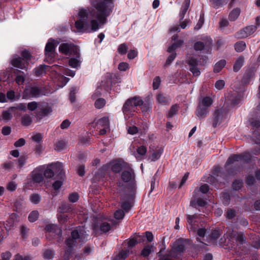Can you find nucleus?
I'll return each mask as SVG.
<instances>
[{
  "label": "nucleus",
  "mask_w": 260,
  "mask_h": 260,
  "mask_svg": "<svg viewBox=\"0 0 260 260\" xmlns=\"http://www.w3.org/2000/svg\"><path fill=\"white\" fill-rule=\"evenodd\" d=\"M91 7L79 10L75 25L80 32L97 31L107 22L114 8V0H89Z\"/></svg>",
  "instance_id": "f257e3e1"
},
{
  "label": "nucleus",
  "mask_w": 260,
  "mask_h": 260,
  "mask_svg": "<svg viewBox=\"0 0 260 260\" xmlns=\"http://www.w3.org/2000/svg\"><path fill=\"white\" fill-rule=\"evenodd\" d=\"M88 234L83 226L79 227L72 232V238H70L66 241V245L68 249L66 254L68 256L70 254L71 248L75 245V243L79 244L84 242L87 238Z\"/></svg>",
  "instance_id": "f03ea898"
},
{
  "label": "nucleus",
  "mask_w": 260,
  "mask_h": 260,
  "mask_svg": "<svg viewBox=\"0 0 260 260\" xmlns=\"http://www.w3.org/2000/svg\"><path fill=\"white\" fill-rule=\"evenodd\" d=\"M121 179L129 190L131 198H132L135 192L136 186L135 174L129 165L122 171Z\"/></svg>",
  "instance_id": "7ed1b4c3"
},
{
  "label": "nucleus",
  "mask_w": 260,
  "mask_h": 260,
  "mask_svg": "<svg viewBox=\"0 0 260 260\" xmlns=\"http://www.w3.org/2000/svg\"><path fill=\"white\" fill-rule=\"evenodd\" d=\"M144 102L139 96L128 99L123 105L122 110L125 117H130L133 115V113L137 110V107L142 106Z\"/></svg>",
  "instance_id": "20e7f679"
},
{
  "label": "nucleus",
  "mask_w": 260,
  "mask_h": 260,
  "mask_svg": "<svg viewBox=\"0 0 260 260\" xmlns=\"http://www.w3.org/2000/svg\"><path fill=\"white\" fill-rule=\"evenodd\" d=\"M187 222L189 224L188 229L189 231L192 232L193 233L197 232V234L199 237L197 238V240L201 242L200 238H203L206 233V230L205 228H199L198 224V216L196 214L194 215H186Z\"/></svg>",
  "instance_id": "39448f33"
},
{
  "label": "nucleus",
  "mask_w": 260,
  "mask_h": 260,
  "mask_svg": "<svg viewBox=\"0 0 260 260\" xmlns=\"http://www.w3.org/2000/svg\"><path fill=\"white\" fill-rule=\"evenodd\" d=\"M213 100L210 96H205L199 100L198 106L196 110V115L200 118L206 117L209 114V108L212 105Z\"/></svg>",
  "instance_id": "423d86ee"
},
{
  "label": "nucleus",
  "mask_w": 260,
  "mask_h": 260,
  "mask_svg": "<svg viewBox=\"0 0 260 260\" xmlns=\"http://www.w3.org/2000/svg\"><path fill=\"white\" fill-rule=\"evenodd\" d=\"M19 54L17 56V68L27 71L33 56L29 50L23 48L19 50Z\"/></svg>",
  "instance_id": "0eeeda50"
},
{
  "label": "nucleus",
  "mask_w": 260,
  "mask_h": 260,
  "mask_svg": "<svg viewBox=\"0 0 260 260\" xmlns=\"http://www.w3.org/2000/svg\"><path fill=\"white\" fill-rule=\"evenodd\" d=\"M57 46L56 41L52 39L48 40L45 48V61L49 63H51L55 56V48Z\"/></svg>",
  "instance_id": "6e6552de"
},
{
  "label": "nucleus",
  "mask_w": 260,
  "mask_h": 260,
  "mask_svg": "<svg viewBox=\"0 0 260 260\" xmlns=\"http://www.w3.org/2000/svg\"><path fill=\"white\" fill-rule=\"evenodd\" d=\"M60 53L66 55H75L76 57L80 58V54L77 47L73 44L62 43L59 47Z\"/></svg>",
  "instance_id": "1a4fd4ad"
},
{
  "label": "nucleus",
  "mask_w": 260,
  "mask_h": 260,
  "mask_svg": "<svg viewBox=\"0 0 260 260\" xmlns=\"http://www.w3.org/2000/svg\"><path fill=\"white\" fill-rule=\"evenodd\" d=\"M228 115V111L223 108L216 109L213 114L212 125L214 128L220 125Z\"/></svg>",
  "instance_id": "9d476101"
},
{
  "label": "nucleus",
  "mask_w": 260,
  "mask_h": 260,
  "mask_svg": "<svg viewBox=\"0 0 260 260\" xmlns=\"http://www.w3.org/2000/svg\"><path fill=\"white\" fill-rule=\"evenodd\" d=\"M44 94L41 88L38 86H27L23 91V98H36Z\"/></svg>",
  "instance_id": "9b49d317"
},
{
  "label": "nucleus",
  "mask_w": 260,
  "mask_h": 260,
  "mask_svg": "<svg viewBox=\"0 0 260 260\" xmlns=\"http://www.w3.org/2000/svg\"><path fill=\"white\" fill-rule=\"evenodd\" d=\"M45 166H40L34 169L30 174L29 180L34 183H40L44 181L43 172Z\"/></svg>",
  "instance_id": "f8f14e48"
},
{
  "label": "nucleus",
  "mask_w": 260,
  "mask_h": 260,
  "mask_svg": "<svg viewBox=\"0 0 260 260\" xmlns=\"http://www.w3.org/2000/svg\"><path fill=\"white\" fill-rule=\"evenodd\" d=\"M129 164L122 160H116L111 161L109 164L103 167V170H106L107 168L110 167L112 171L115 173H118L121 170H123Z\"/></svg>",
  "instance_id": "ddd939ff"
},
{
  "label": "nucleus",
  "mask_w": 260,
  "mask_h": 260,
  "mask_svg": "<svg viewBox=\"0 0 260 260\" xmlns=\"http://www.w3.org/2000/svg\"><path fill=\"white\" fill-rule=\"evenodd\" d=\"M250 125L252 127L253 135L255 138H253L252 141L254 144H260V133H258V129L260 127V120L254 118H251L249 120Z\"/></svg>",
  "instance_id": "4468645a"
},
{
  "label": "nucleus",
  "mask_w": 260,
  "mask_h": 260,
  "mask_svg": "<svg viewBox=\"0 0 260 260\" xmlns=\"http://www.w3.org/2000/svg\"><path fill=\"white\" fill-rule=\"evenodd\" d=\"M257 29V26L251 25L247 26L237 31L235 36L237 39H244L253 34Z\"/></svg>",
  "instance_id": "2eb2a0df"
},
{
  "label": "nucleus",
  "mask_w": 260,
  "mask_h": 260,
  "mask_svg": "<svg viewBox=\"0 0 260 260\" xmlns=\"http://www.w3.org/2000/svg\"><path fill=\"white\" fill-rule=\"evenodd\" d=\"M199 190L195 189L192 195V198L190 202V205L194 208L204 207L206 204V202L201 198V195H199Z\"/></svg>",
  "instance_id": "dca6fc26"
},
{
  "label": "nucleus",
  "mask_w": 260,
  "mask_h": 260,
  "mask_svg": "<svg viewBox=\"0 0 260 260\" xmlns=\"http://www.w3.org/2000/svg\"><path fill=\"white\" fill-rule=\"evenodd\" d=\"M111 229V225L107 221H103L99 225H94L93 227V232L95 235H101L106 233Z\"/></svg>",
  "instance_id": "f3484780"
},
{
  "label": "nucleus",
  "mask_w": 260,
  "mask_h": 260,
  "mask_svg": "<svg viewBox=\"0 0 260 260\" xmlns=\"http://www.w3.org/2000/svg\"><path fill=\"white\" fill-rule=\"evenodd\" d=\"M52 111V108L47 104H45L39 106L37 111V116L39 119H42L50 114Z\"/></svg>",
  "instance_id": "a211bd4d"
},
{
  "label": "nucleus",
  "mask_w": 260,
  "mask_h": 260,
  "mask_svg": "<svg viewBox=\"0 0 260 260\" xmlns=\"http://www.w3.org/2000/svg\"><path fill=\"white\" fill-rule=\"evenodd\" d=\"M131 152L138 160L144 159L146 154V147H132Z\"/></svg>",
  "instance_id": "6ab92c4d"
},
{
  "label": "nucleus",
  "mask_w": 260,
  "mask_h": 260,
  "mask_svg": "<svg viewBox=\"0 0 260 260\" xmlns=\"http://www.w3.org/2000/svg\"><path fill=\"white\" fill-rule=\"evenodd\" d=\"M163 151L161 147H151L149 151V158L151 161H155L159 158Z\"/></svg>",
  "instance_id": "aec40b11"
},
{
  "label": "nucleus",
  "mask_w": 260,
  "mask_h": 260,
  "mask_svg": "<svg viewBox=\"0 0 260 260\" xmlns=\"http://www.w3.org/2000/svg\"><path fill=\"white\" fill-rule=\"evenodd\" d=\"M51 164L54 172H55L61 179H63L65 173L63 171V164L58 161L52 162Z\"/></svg>",
  "instance_id": "412c9836"
},
{
  "label": "nucleus",
  "mask_w": 260,
  "mask_h": 260,
  "mask_svg": "<svg viewBox=\"0 0 260 260\" xmlns=\"http://www.w3.org/2000/svg\"><path fill=\"white\" fill-rule=\"evenodd\" d=\"M93 124L98 128L101 127L110 128V120L108 117H103L95 122L94 121Z\"/></svg>",
  "instance_id": "4be33fe9"
},
{
  "label": "nucleus",
  "mask_w": 260,
  "mask_h": 260,
  "mask_svg": "<svg viewBox=\"0 0 260 260\" xmlns=\"http://www.w3.org/2000/svg\"><path fill=\"white\" fill-rule=\"evenodd\" d=\"M244 159V156L242 155H231L228 158L225 168L226 169H229L230 168L231 165L234 164L237 161H242Z\"/></svg>",
  "instance_id": "5701e85b"
},
{
  "label": "nucleus",
  "mask_w": 260,
  "mask_h": 260,
  "mask_svg": "<svg viewBox=\"0 0 260 260\" xmlns=\"http://www.w3.org/2000/svg\"><path fill=\"white\" fill-rule=\"evenodd\" d=\"M190 5V0H184L179 12V21L181 22L184 18Z\"/></svg>",
  "instance_id": "b1692460"
},
{
  "label": "nucleus",
  "mask_w": 260,
  "mask_h": 260,
  "mask_svg": "<svg viewBox=\"0 0 260 260\" xmlns=\"http://www.w3.org/2000/svg\"><path fill=\"white\" fill-rule=\"evenodd\" d=\"M48 66L45 64H41L38 67H36L33 70V72L35 76L36 77H42L46 74V70L47 67Z\"/></svg>",
  "instance_id": "393cba45"
},
{
  "label": "nucleus",
  "mask_w": 260,
  "mask_h": 260,
  "mask_svg": "<svg viewBox=\"0 0 260 260\" xmlns=\"http://www.w3.org/2000/svg\"><path fill=\"white\" fill-rule=\"evenodd\" d=\"M156 100L159 103L164 105L169 104L170 100L169 96L161 92L157 94Z\"/></svg>",
  "instance_id": "a878e982"
},
{
  "label": "nucleus",
  "mask_w": 260,
  "mask_h": 260,
  "mask_svg": "<svg viewBox=\"0 0 260 260\" xmlns=\"http://www.w3.org/2000/svg\"><path fill=\"white\" fill-rule=\"evenodd\" d=\"M45 230L49 233H53L58 235L59 236L61 235V230L56 224H48L45 227Z\"/></svg>",
  "instance_id": "bb28decb"
},
{
  "label": "nucleus",
  "mask_w": 260,
  "mask_h": 260,
  "mask_svg": "<svg viewBox=\"0 0 260 260\" xmlns=\"http://www.w3.org/2000/svg\"><path fill=\"white\" fill-rule=\"evenodd\" d=\"M45 166V169L43 173L44 177L47 178H52L54 175V172L51 163Z\"/></svg>",
  "instance_id": "cd10ccee"
},
{
  "label": "nucleus",
  "mask_w": 260,
  "mask_h": 260,
  "mask_svg": "<svg viewBox=\"0 0 260 260\" xmlns=\"http://www.w3.org/2000/svg\"><path fill=\"white\" fill-rule=\"evenodd\" d=\"M184 250V244L180 241H176V243L174 245L172 251L171 252L170 254L172 256H174L173 252H176L178 253H181Z\"/></svg>",
  "instance_id": "c85d7f7f"
},
{
  "label": "nucleus",
  "mask_w": 260,
  "mask_h": 260,
  "mask_svg": "<svg viewBox=\"0 0 260 260\" xmlns=\"http://www.w3.org/2000/svg\"><path fill=\"white\" fill-rule=\"evenodd\" d=\"M241 13V10L238 8L234 9L229 15V19L231 21H235L239 17Z\"/></svg>",
  "instance_id": "c756f323"
},
{
  "label": "nucleus",
  "mask_w": 260,
  "mask_h": 260,
  "mask_svg": "<svg viewBox=\"0 0 260 260\" xmlns=\"http://www.w3.org/2000/svg\"><path fill=\"white\" fill-rule=\"evenodd\" d=\"M209 2L211 6L216 9L228 3L226 0H209Z\"/></svg>",
  "instance_id": "7c9ffc66"
},
{
  "label": "nucleus",
  "mask_w": 260,
  "mask_h": 260,
  "mask_svg": "<svg viewBox=\"0 0 260 260\" xmlns=\"http://www.w3.org/2000/svg\"><path fill=\"white\" fill-rule=\"evenodd\" d=\"M244 58L243 56H240L236 60L233 66V70L235 72H238L244 64Z\"/></svg>",
  "instance_id": "2f4dec72"
},
{
  "label": "nucleus",
  "mask_w": 260,
  "mask_h": 260,
  "mask_svg": "<svg viewBox=\"0 0 260 260\" xmlns=\"http://www.w3.org/2000/svg\"><path fill=\"white\" fill-rule=\"evenodd\" d=\"M15 109H16V108L13 107L10 108L8 110L4 111L2 115L3 119L6 121L10 120L12 117L11 112Z\"/></svg>",
  "instance_id": "473e14b6"
},
{
  "label": "nucleus",
  "mask_w": 260,
  "mask_h": 260,
  "mask_svg": "<svg viewBox=\"0 0 260 260\" xmlns=\"http://www.w3.org/2000/svg\"><path fill=\"white\" fill-rule=\"evenodd\" d=\"M234 47L236 52H241L245 49L246 45L244 41H240L235 44Z\"/></svg>",
  "instance_id": "72a5a7b5"
},
{
  "label": "nucleus",
  "mask_w": 260,
  "mask_h": 260,
  "mask_svg": "<svg viewBox=\"0 0 260 260\" xmlns=\"http://www.w3.org/2000/svg\"><path fill=\"white\" fill-rule=\"evenodd\" d=\"M226 63V60L224 59H221L218 61L214 66V72L219 73L225 67Z\"/></svg>",
  "instance_id": "f704fd0d"
},
{
  "label": "nucleus",
  "mask_w": 260,
  "mask_h": 260,
  "mask_svg": "<svg viewBox=\"0 0 260 260\" xmlns=\"http://www.w3.org/2000/svg\"><path fill=\"white\" fill-rule=\"evenodd\" d=\"M231 237L234 238L236 241L239 242L240 244L243 243L245 241V237L243 234L241 233H236L233 232L231 235Z\"/></svg>",
  "instance_id": "c9c22d12"
},
{
  "label": "nucleus",
  "mask_w": 260,
  "mask_h": 260,
  "mask_svg": "<svg viewBox=\"0 0 260 260\" xmlns=\"http://www.w3.org/2000/svg\"><path fill=\"white\" fill-rule=\"evenodd\" d=\"M141 236L137 235L135 238L131 239L127 242V245L128 247H133L135 246L141 239Z\"/></svg>",
  "instance_id": "e433bc0d"
},
{
  "label": "nucleus",
  "mask_w": 260,
  "mask_h": 260,
  "mask_svg": "<svg viewBox=\"0 0 260 260\" xmlns=\"http://www.w3.org/2000/svg\"><path fill=\"white\" fill-rule=\"evenodd\" d=\"M129 254L128 250H122L117 256L116 259L114 260H123L126 258Z\"/></svg>",
  "instance_id": "4c0bfd02"
},
{
  "label": "nucleus",
  "mask_w": 260,
  "mask_h": 260,
  "mask_svg": "<svg viewBox=\"0 0 260 260\" xmlns=\"http://www.w3.org/2000/svg\"><path fill=\"white\" fill-rule=\"evenodd\" d=\"M78 58H71L69 60V64L72 68H77L80 66V61L78 59Z\"/></svg>",
  "instance_id": "58836bf2"
},
{
  "label": "nucleus",
  "mask_w": 260,
  "mask_h": 260,
  "mask_svg": "<svg viewBox=\"0 0 260 260\" xmlns=\"http://www.w3.org/2000/svg\"><path fill=\"white\" fill-rule=\"evenodd\" d=\"M207 46V43H204L201 41H198L194 43L193 45L194 49L197 51H202L203 50L205 47Z\"/></svg>",
  "instance_id": "ea45409f"
},
{
  "label": "nucleus",
  "mask_w": 260,
  "mask_h": 260,
  "mask_svg": "<svg viewBox=\"0 0 260 260\" xmlns=\"http://www.w3.org/2000/svg\"><path fill=\"white\" fill-rule=\"evenodd\" d=\"M128 48L126 43H122L118 46L117 51L120 54L124 55L126 53Z\"/></svg>",
  "instance_id": "a19ab883"
},
{
  "label": "nucleus",
  "mask_w": 260,
  "mask_h": 260,
  "mask_svg": "<svg viewBox=\"0 0 260 260\" xmlns=\"http://www.w3.org/2000/svg\"><path fill=\"white\" fill-rule=\"evenodd\" d=\"M25 81L24 72L17 70V84H22Z\"/></svg>",
  "instance_id": "79ce46f5"
},
{
  "label": "nucleus",
  "mask_w": 260,
  "mask_h": 260,
  "mask_svg": "<svg viewBox=\"0 0 260 260\" xmlns=\"http://www.w3.org/2000/svg\"><path fill=\"white\" fill-rule=\"evenodd\" d=\"M179 106L175 104L171 106L168 114V117H172L174 115H175L178 111Z\"/></svg>",
  "instance_id": "37998d69"
},
{
  "label": "nucleus",
  "mask_w": 260,
  "mask_h": 260,
  "mask_svg": "<svg viewBox=\"0 0 260 260\" xmlns=\"http://www.w3.org/2000/svg\"><path fill=\"white\" fill-rule=\"evenodd\" d=\"M16 187V182L14 178L12 180L10 181L7 185V189L10 191H14L15 190Z\"/></svg>",
  "instance_id": "c03bdc74"
},
{
  "label": "nucleus",
  "mask_w": 260,
  "mask_h": 260,
  "mask_svg": "<svg viewBox=\"0 0 260 260\" xmlns=\"http://www.w3.org/2000/svg\"><path fill=\"white\" fill-rule=\"evenodd\" d=\"M26 157L25 156H20L17 161V169H21L26 162Z\"/></svg>",
  "instance_id": "a18cd8bd"
},
{
  "label": "nucleus",
  "mask_w": 260,
  "mask_h": 260,
  "mask_svg": "<svg viewBox=\"0 0 260 260\" xmlns=\"http://www.w3.org/2000/svg\"><path fill=\"white\" fill-rule=\"evenodd\" d=\"M54 255V252L51 249L46 250L44 252V257L46 259H50L53 258Z\"/></svg>",
  "instance_id": "49530a36"
},
{
  "label": "nucleus",
  "mask_w": 260,
  "mask_h": 260,
  "mask_svg": "<svg viewBox=\"0 0 260 260\" xmlns=\"http://www.w3.org/2000/svg\"><path fill=\"white\" fill-rule=\"evenodd\" d=\"M153 248L152 246L147 245L142 250L141 255L143 256H147L149 255L152 251V249Z\"/></svg>",
  "instance_id": "de8ad7c7"
},
{
  "label": "nucleus",
  "mask_w": 260,
  "mask_h": 260,
  "mask_svg": "<svg viewBox=\"0 0 260 260\" xmlns=\"http://www.w3.org/2000/svg\"><path fill=\"white\" fill-rule=\"evenodd\" d=\"M105 104L106 101L104 99L101 98L96 100L94 106L98 109H101L105 105Z\"/></svg>",
  "instance_id": "09e8293b"
},
{
  "label": "nucleus",
  "mask_w": 260,
  "mask_h": 260,
  "mask_svg": "<svg viewBox=\"0 0 260 260\" xmlns=\"http://www.w3.org/2000/svg\"><path fill=\"white\" fill-rule=\"evenodd\" d=\"M39 217V212L37 211H32L28 216V220L30 222L35 221Z\"/></svg>",
  "instance_id": "8fccbe9b"
},
{
  "label": "nucleus",
  "mask_w": 260,
  "mask_h": 260,
  "mask_svg": "<svg viewBox=\"0 0 260 260\" xmlns=\"http://www.w3.org/2000/svg\"><path fill=\"white\" fill-rule=\"evenodd\" d=\"M242 101V96L241 95L238 94L231 100L232 104L233 106H237L241 103Z\"/></svg>",
  "instance_id": "3c124183"
},
{
  "label": "nucleus",
  "mask_w": 260,
  "mask_h": 260,
  "mask_svg": "<svg viewBox=\"0 0 260 260\" xmlns=\"http://www.w3.org/2000/svg\"><path fill=\"white\" fill-rule=\"evenodd\" d=\"M204 13L203 12H201V13L200 14V19L196 25V26H195L194 28L196 29H200L203 23H204Z\"/></svg>",
  "instance_id": "603ef678"
},
{
  "label": "nucleus",
  "mask_w": 260,
  "mask_h": 260,
  "mask_svg": "<svg viewBox=\"0 0 260 260\" xmlns=\"http://www.w3.org/2000/svg\"><path fill=\"white\" fill-rule=\"evenodd\" d=\"M77 91L76 88L72 87L70 92V100L72 103H74L76 101V93Z\"/></svg>",
  "instance_id": "864d4df0"
},
{
  "label": "nucleus",
  "mask_w": 260,
  "mask_h": 260,
  "mask_svg": "<svg viewBox=\"0 0 260 260\" xmlns=\"http://www.w3.org/2000/svg\"><path fill=\"white\" fill-rule=\"evenodd\" d=\"M21 122L24 125H28L31 122V119L29 116L25 115L22 117Z\"/></svg>",
  "instance_id": "5fc2aeb1"
},
{
  "label": "nucleus",
  "mask_w": 260,
  "mask_h": 260,
  "mask_svg": "<svg viewBox=\"0 0 260 260\" xmlns=\"http://www.w3.org/2000/svg\"><path fill=\"white\" fill-rule=\"evenodd\" d=\"M160 82V78L159 76H156L154 78L152 84L154 90L157 89L159 88Z\"/></svg>",
  "instance_id": "6e6d98bb"
},
{
  "label": "nucleus",
  "mask_w": 260,
  "mask_h": 260,
  "mask_svg": "<svg viewBox=\"0 0 260 260\" xmlns=\"http://www.w3.org/2000/svg\"><path fill=\"white\" fill-rule=\"evenodd\" d=\"M187 63L190 67H197L199 63V61L193 57H189L187 60Z\"/></svg>",
  "instance_id": "4d7b16f0"
},
{
  "label": "nucleus",
  "mask_w": 260,
  "mask_h": 260,
  "mask_svg": "<svg viewBox=\"0 0 260 260\" xmlns=\"http://www.w3.org/2000/svg\"><path fill=\"white\" fill-rule=\"evenodd\" d=\"M177 55V54L176 52H173L172 54H171L169 57H168L165 66L167 67L169 66L171 62L175 59Z\"/></svg>",
  "instance_id": "13d9d810"
},
{
  "label": "nucleus",
  "mask_w": 260,
  "mask_h": 260,
  "mask_svg": "<svg viewBox=\"0 0 260 260\" xmlns=\"http://www.w3.org/2000/svg\"><path fill=\"white\" fill-rule=\"evenodd\" d=\"M30 201L34 204H38L41 200V197L38 194H34L30 196Z\"/></svg>",
  "instance_id": "bf43d9fd"
},
{
  "label": "nucleus",
  "mask_w": 260,
  "mask_h": 260,
  "mask_svg": "<svg viewBox=\"0 0 260 260\" xmlns=\"http://www.w3.org/2000/svg\"><path fill=\"white\" fill-rule=\"evenodd\" d=\"M199 190V195H201L200 192L203 193H207L209 190V186L207 184H203L200 186L199 188H196Z\"/></svg>",
  "instance_id": "052dcab7"
},
{
  "label": "nucleus",
  "mask_w": 260,
  "mask_h": 260,
  "mask_svg": "<svg viewBox=\"0 0 260 260\" xmlns=\"http://www.w3.org/2000/svg\"><path fill=\"white\" fill-rule=\"evenodd\" d=\"M79 199V195L76 192L72 193L69 195V200L70 202L75 203Z\"/></svg>",
  "instance_id": "680f3d73"
},
{
  "label": "nucleus",
  "mask_w": 260,
  "mask_h": 260,
  "mask_svg": "<svg viewBox=\"0 0 260 260\" xmlns=\"http://www.w3.org/2000/svg\"><path fill=\"white\" fill-rule=\"evenodd\" d=\"M221 235L220 232L218 230H213L210 235L211 239L213 240L217 239Z\"/></svg>",
  "instance_id": "e2e57ef3"
},
{
  "label": "nucleus",
  "mask_w": 260,
  "mask_h": 260,
  "mask_svg": "<svg viewBox=\"0 0 260 260\" xmlns=\"http://www.w3.org/2000/svg\"><path fill=\"white\" fill-rule=\"evenodd\" d=\"M225 82L224 80H218L215 83V87L218 90H221L222 88H223Z\"/></svg>",
  "instance_id": "0e129e2a"
},
{
  "label": "nucleus",
  "mask_w": 260,
  "mask_h": 260,
  "mask_svg": "<svg viewBox=\"0 0 260 260\" xmlns=\"http://www.w3.org/2000/svg\"><path fill=\"white\" fill-rule=\"evenodd\" d=\"M124 213L122 210H118L114 213V217L116 219H121L123 218Z\"/></svg>",
  "instance_id": "69168bd1"
},
{
  "label": "nucleus",
  "mask_w": 260,
  "mask_h": 260,
  "mask_svg": "<svg viewBox=\"0 0 260 260\" xmlns=\"http://www.w3.org/2000/svg\"><path fill=\"white\" fill-rule=\"evenodd\" d=\"M42 135L41 134L39 133L31 137V139L33 141L39 144L42 141Z\"/></svg>",
  "instance_id": "338daca9"
},
{
  "label": "nucleus",
  "mask_w": 260,
  "mask_h": 260,
  "mask_svg": "<svg viewBox=\"0 0 260 260\" xmlns=\"http://www.w3.org/2000/svg\"><path fill=\"white\" fill-rule=\"evenodd\" d=\"M11 254L9 252H6L2 254L0 260H10Z\"/></svg>",
  "instance_id": "774afa93"
}]
</instances>
